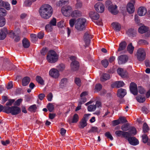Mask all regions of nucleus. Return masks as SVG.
Instances as JSON below:
<instances>
[{
    "label": "nucleus",
    "instance_id": "nucleus-1",
    "mask_svg": "<svg viewBox=\"0 0 150 150\" xmlns=\"http://www.w3.org/2000/svg\"><path fill=\"white\" fill-rule=\"evenodd\" d=\"M39 12L42 18L47 19L51 16L53 13V9L49 5L45 4L40 7Z\"/></svg>",
    "mask_w": 150,
    "mask_h": 150
},
{
    "label": "nucleus",
    "instance_id": "nucleus-2",
    "mask_svg": "<svg viewBox=\"0 0 150 150\" xmlns=\"http://www.w3.org/2000/svg\"><path fill=\"white\" fill-rule=\"evenodd\" d=\"M47 59L49 62L54 63L57 61L58 56L54 50H51L47 55Z\"/></svg>",
    "mask_w": 150,
    "mask_h": 150
},
{
    "label": "nucleus",
    "instance_id": "nucleus-3",
    "mask_svg": "<svg viewBox=\"0 0 150 150\" xmlns=\"http://www.w3.org/2000/svg\"><path fill=\"white\" fill-rule=\"evenodd\" d=\"M6 113H11L12 115H16L18 114L21 112V109L20 108L16 106L11 107L8 106L6 108Z\"/></svg>",
    "mask_w": 150,
    "mask_h": 150
},
{
    "label": "nucleus",
    "instance_id": "nucleus-4",
    "mask_svg": "<svg viewBox=\"0 0 150 150\" xmlns=\"http://www.w3.org/2000/svg\"><path fill=\"white\" fill-rule=\"evenodd\" d=\"M69 58L70 60L72 61L70 64L71 70L74 71L78 70L79 69L80 64L79 62L76 60V57L71 56L69 57Z\"/></svg>",
    "mask_w": 150,
    "mask_h": 150
},
{
    "label": "nucleus",
    "instance_id": "nucleus-5",
    "mask_svg": "<svg viewBox=\"0 0 150 150\" xmlns=\"http://www.w3.org/2000/svg\"><path fill=\"white\" fill-rule=\"evenodd\" d=\"M86 19L84 18H80L77 19V23L75 24L76 28L78 30H81L85 28Z\"/></svg>",
    "mask_w": 150,
    "mask_h": 150
},
{
    "label": "nucleus",
    "instance_id": "nucleus-6",
    "mask_svg": "<svg viewBox=\"0 0 150 150\" xmlns=\"http://www.w3.org/2000/svg\"><path fill=\"white\" fill-rule=\"evenodd\" d=\"M106 6L108 7V11L114 15L117 14L118 12L116 10L117 6L116 5L112 4L111 1H106Z\"/></svg>",
    "mask_w": 150,
    "mask_h": 150
},
{
    "label": "nucleus",
    "instance_id": "nucleus-7",
    "mask_svg": "<svg viewBox=\"0 0 150 150\" xmlns=\"http://www.w3.org/2000/svg\"><path fill=\"white\" fill-rule=\"evenodd\" d=\"M146 56V53L144 50L142 48H139L137 52L138 60L140 62H142L145 59Z\"/></svg>",
    "mask_w": 150,
    "mask_h": 150
},
{
    "label": "nucleus",
    "instance_id": "nucleus-8",
    "mask_svg": "<svg viewBox=\"0 0 150 150\" xmlns=\"http://www.w3.org/2000/svg\"><path fill=\"white\" fill-rule=\"evenodd\" d=\"M61 11L63 15L66 17H69L71 15L72 11L71 7L70 6L63 7Z\"/></svg>",
    "mask_w": 150,
    "mask_h": 150
},
{
    "label": "nucleus",
    "instance_id": "nucleus-9",
    "mask_svg": "<svg viewBox=\"0 0 150 150\" xmlns=\"http://www.w3.org/2000/svg\"><path fill=\"white\" fill-rule=\"evenodd\" d=\"M89 115L88 114H85L83 118L80 122L79 125V128L80 129H83L87 125V121L88 119Z\"/></svg>",
    "mask_w": 150,
    "mask_h": 150
},
{
    "label": "nucleus",
    "instance_id": "nucleus-10",
    "mask_svg": "<svg viewBox=\"0 0 150 150\" xmlns=\"http://www.w3.org/2000/svg\"><path fill=\"white\" fill-rule=\"evenodd\" d=\"M126 138V139H127L129 144L133 146H136L138 145L139 143V141L134 137H129Z\"/></svg>",
    "mask_w": 150,
    "mask_h": 150
},
{
    "label": "nucleus",
    "instance_id": "nucleus-11",
    "mask_svg": "<svg viewBox=\"0 0 150 150\" xmlns=\"http://www.w3.org/2000/svg\"><path fill=\"white\" fill-rule=\"evenodd\" d=\"M94 7L96 11L99 13L103 12L105 9L104 5L101 2H98L96 4Z\"/></svg>",
    "mask_w": 150,
    "mask_h": 150
},
{
    "label": "nucleus",
    "instance_id": "nucleus-12",
    "mask_svg": "<svg viewBox=\"0 0 150 150\" xmlns=\"http://www.w3.org/2000/svg\"><path fill=\"white\" fill-rule=\"evenodd\" d=\"M49 74L51 77L54 79L58 78L60 75L58 70L54 68L51 69L49 71Z\"/></svg>",
    "mask_w": 150,
    "mask_h": 150
},
{
    "label": "nucleus",
    "instance_id": "nucleus-13",
    "mask_svg": "<svg viewBox=\"0 0 150 150\" xmlns=\"http://www.w3.org/2000/svg\"><path fill=\"white\" fill-rule=\"evenodd\" d=\"M129 88L130 92L134 95L136 96L137 94V84L135 83L131 82L130 84Z\"/></svg>",
    "mask_w": 150,
    "mask_h": 150
},
{
    "label": "nucleus",
    "instance_id": "nucleus-14",
    "mask_svg": "<svg viewBox=\"0 0 150 150\" xmlns=\"http://www.w3.org/2000/svg\"><path fill=\"white\" fill-rule=\"evenodd\" d=\"M128 130V132H126L127 133V134H126L127 137H132L131 136H134L137 134V130L136 128L134 127H129Z\"/></svg>",
    "mask_w": 150,
    "mask_h": 150
},
{
    "label": "nucleus",
    "instance_id": "nucleus-15",
    "mask_svg": "<svg viewBox=\"0 0 150 150\" xmlns=\"http://www.w3.org/2000/svg\"><path fill=\"white\" fill-rule=\"evenodd\" d=\"M117 59L119 64H122L125 63L127 62L128 57L126 55H122L118 57Z\"/></svg>",
    "mask_w": 150,
    "mask_h": 150
},
{
    "label": "nucleus",
    "instance_id": "nucleus-16",
    "mask_svg": "<svg viewBox=\"0 0 150 150\" xmlns=\"http://www.w3.org/2000/svg\"><path fill=\"white\" fill-rule=\"evenodd\" d=\"M7 28L4 27L0 30V40H2L5 38L6 37Z\"/></svg>",
    "mask_w": 150,
    "mask_h": 150
},
{
    "label": "nucleus",
    "instance_id": "nucleus-17",
    "mask_svg": "<svg viewBox=\"0 0 150 150\" xmlns=\"http://www.w3.org/2000/svg\"><path fill=\"white\" fill-rule=\"evenodd\" d=\"M93 36L89 34L88 32H86L84 35L83 37L84 40L86 45H88L90 40L92 38Z\"/></svg>",
    "mask_w": 150,
    "mask_h": 150
},
{
    "label": "nucleus",
    "instance_id": "nucleus-18",
    "mask_svg": "<svg viewBox=\"0 0 150 150\" xmlns=\"http://www.w3.org/2000/svg\"><path fill=\"white\" fill-rule=\"evenodd\" d=\"M124 85L125 83L123 81H117L111 84V87L113 88H119L123 86Z\"/></svg>",
    "mask_w": 150,
    "mask_h": 150
},
{
    "label": "nucleus",
    "instance_id": "nucleus-19",
    "mask_svg": "<svg viewBox=\"0 0 150 150\" xmlns=\"http://www.w3.org/2000/svg\"><path fill=\"white\" fill-rule=\"evenodd\" d=\"M115 134L118 137H123L126 139V138H127V136L126 134L127 133L126 132L123 131L121 130H117L115 132Z\"/></svg>",
    "mask_w": 150,
    "mask_h": 150
},
{
    "label": "nucleus",
    "instance_id": "nucleus-20",
    "mask_svg": "<svg viewBox=\"0 0 150 150\" xmlns=\"http://www.w3.org/2000/svg\"><path fill=\"white\" fill-rule=\"evenodd\" d=\"M126 90L120 88L118 90L117 96L120 98H122L126 95Z\"/></svg>",
    "mask_w": 150,
    "mask_h": 150
},
{
    "label": "nucleus",
    "instance_id": "nucleus-21",
    "mask_svg": "<svg viewBox=\"0 0 150 150\" xmlns=\"http://www.w3.org/2000/svg\"><path fill=\"white\" fill-rule=\"evenodd\" d=\"M134 5L131 3L127 4V11L129 13H133L134 11Z\"/></svg>",
    "mask_w": 150,
    "mask_h": 150
},
{
    "label": "nucleus",
    "instance_id": "nucleus-22",
    "mask_svg": "<svg viewBox=\"0 0 150 150\" xmlns=\"http://www.w3.org/2000/svg\"><path fill=\"white\" fill-rule=\"evenodd\" d=\"M146 12V8L144 7H140L138 9V14L140 16L145 15Z\"/></svg>",
    "mask_w": 150,
    "mask_h": 150
},
{
    "label": "nucleus",
    "instance_id": "nucleus-23",
    "mask_svg": "<svg viewBox=\"0 0 150 150\" xmlns=\"http://www.w3.org/2000/svg\"><path fill=\"white\" fill-rule=\"evenodd\" d=\"M89 16L91 19L93 20H97L99 18V14L95 12L91 11L89 13Z\"/></svg>",
    "mask_w": 150,
    "mask_h": 150
},
{
    "label": "nucleus",
    "instance_id": "nucleus-24",
    "mask_svg": "<svg viewBox=\"0 0 150 150\" xmlns=\"http://www.w3.org/2000/svg\"><path fill=\"white\" fill-rule=\"evenodd\" d=\"M127 35L130 37H134L136 35V31L134 29L130 28L126 32Z\"/></svg>",
    "mask_w": 150,
    "mask_h": 150
},
{
    "label": "nucleus",
    "instance_id": "nucleus-25",
    "mask_svg": "<svg viewBox=\"0 0 150 150\" xmlns=\"http://www.w3.org/2000/svg\"><path fill=\"white\" fill-rule=\"evenodd\" d=\"M30 81V78L28 76H25L22 79V83L23 86H26L29 83Z\"/></svg>",
    "mask_w": 150,
    "mask_h": 150
},
{
    "label": "nucleus",
    "instance_id": "nucleus-26",
    "mask_svg": "<svg viewBox=\"0 0 150 150\" xmlns=\"http://www.w3.org/2000/svg\"><path fill=\"white\" fill-rule=\"evenodd\" d=\"M111 25L114 29L116 31H120L121 29L120 25L118 23L113 22Z\"/></svg>",
    "mask_w": 150,
    "mask_h": 150
},
{
    "label": "nucleus",
    "instance_id": "nucleus-27",
    "mask_svg": "<svg viewBox=\"0 0 150 150\" xmlns=\"http://www.w3.org/2000/svg\"><path fill=\"white\" fill-rule=\"evenodd\" d=\"M127 45V44L125 41L121 42L119 45L118 51H120L125 50L126 47Z\"/></svg>",
    "mask_w": 150,
    "mask_h": 150
},
{
    "label": "nucleus",
    "instance_id": "nucleus-28",
    "mask_svg": "<svg viewBox=\"0 0 150 150\" xmlns=\"http://www.w3.org/2000/svg\"><path fill=\"white\" fill-rule=\"evenodd\" d=\"M110 78L109 74L107 73L103 74L100 78V81H105L108 80Z\"/></svg>",
    "mask_w": 150,
    "mask_h": 150
},
{
    "label": "nucleus",
    "instance_id": "nucleus-29",
    "mask_svg": "<svg viewBox=\"0 0 150 150\" xmlns=\"http://www.w3.org/2000/svg\"><path fill=\"white\" fill-rule=\"evenodd\" d=\"M71 15L72 17H77L81 16V14L80 11L76 10L71 12Z\"/></svg>",
    "mask_w": 150,
    "mask_h": 150
},
{
    "label": "nucleus",
    "instance_id": "nucleus-30",
    "mask_svg": "<svg viewBox=\"0 0 150 150\" xmlns=\"http://www.w3.org/2000/svg\"><path fill=\"white\" fill-rule=\"evenodd\" d=\"M22 44L25 48H28L30 46V42L29 41L25 38H24L23 40Z\"/></svg>",
    "mask_w": 150,
    "mask_h": 150
},
{
    "label": "nucleus",
    "instance_id": "nucleus-31",
    "mask_svg": "<svg viewBox=\"0 0 150 150\" xmlns=\"http://www.w3.org/2000/svg\"><path fill=\"white\" fill-rule=\"evenodd\" d=\"M148 28L144 25L140 26L138 29L139 32L141 33H143L147 32L148 30Z\"/></svg>",
    "mask_w": 150,
    "mask_h": 150
},
{
    "label": "nucleus",
    "instance_id": "nucleus-32",
    "mask_svg": "<svg viewBox=\"0 0 150 150\" xmlns=\"http://www.w3.org/2000/svg\"><path fill=\"white\" fill-rule=\"evenodd\" d=\"M127 49L128 52L130 54L133 53L134 47L132 45V43H130L128 45L127 47Z\"/></svg>",
    "mask_w": 150,
    "mask_h": 150
},
{
    "label": "nucleus",
    "instance_id": "nucleus-33",
    "mask_svg": "<svg viewBox=\"0 0 150 150\" xmlns=\"http://www.w3.org/2000/svg\"><path fill=\"white\" fill-rule=\"evenodd\" d=\"M143 132L144 133L148 132L149 130V127L146 122H144L142 127Z\"/></svg>",
    "mask_w": 150,
    "mask_h": 150
},
{
    "label": "nucleus",
    "instance_id": "nucleus-34",
    "mask_svg": "<svg viewBox=\"0 0 150 150\" xmlns=\"http://www.w3.org/2000/svg\"><path fill=\"white\" fill-rule=\"evenodd\" d=\"M117 72L118 74L122 77H124L125 75V73L124 72L123 70L121 68H118L117 70Z\"/></svg>",
    "mask_w": 150,
    "mask_h": 150
},
{
    "label": "nucleus",
    "instance_id": "nucleus-35",
    "mask_svg": "<svg viewBox=\"0 0 150 150\" xmlns=\"http://www.w3.org/2000/svg\"><path fill=\"white\" fill-rule=\"evenodd\" d=\"M47 108L49 112H52L54 110V106L52 103H49L47 105Z\"/></svg>",
    "mask_w": 150,
    "mask_h": 150
},
{
    "label": "nucleus",
    "instance_id": "nucleus-36",
    "mask_svg": "<svg viewBox=\"0 0 150 150\" xmlns=\"http://www.w3.org/2000/svg\"><path fill=\"white\" fill-rule=\"evenodd\" d=\"M129 125L128 123H126L122 125L121 127V129L123 131L126 132L129 129Z\"/></svg>",
    "mask_w": 150,
    "mask_h": 150
},
{
    "label": "nucleus",
    "instance_id": "nucleus-37",
    "mask_svg": "<svg viewBox=\"0 0 150 150\" xmlns=\"http://www.w3.org/2000/svg\"><path fill=\"white\" fill-rule=\"evenodd\" d=\"M36 81L41 85H44V81L42 78L40 76H37L36 77Z\"/></svg>",
    "mask_w": 150,
    "mask_h": 150
},
{
    "label": "nucleus",
    "instance_id": "nucleus-38",
    "mask_svg": "<svg viewBox=\"0 0 150 150\" xmlns=\"http://www.w3.org/2000/svg\"><path fill=\"white\" fill-rule=\"evenodd\" d=\"M7 35L8 34L9 37L12 38H14L15 34L13 30H8L7 29Z\"/></svg>",
    "mask_w": 150,
    "mask_h": 150
},
{
    "label": "nucleus",
    "instance_id": "nucleus-39",
    "mask_svg": "<svg viewBox=\"0 0 150 150\" xmlns=\"http://www.w3.org/2000/svg\"><path fill=\"white\" fill-rule=\"evenodd\" d=\"M67 82V79L66 78L62 79L60 82V86L62 87L64 86Z\"/></svg>",
    "mask_w": 150,
    "mask_h": 150
},
{
    "label": "nucleus",
    "instance_id": "nucleus-40",
    "mask_svg": "<svg viewBox=\"0 0 150 150\" xmlns=\"http://www.w3.org/2000/svg\"><path fill=\"white\" fill-rule=\"evenodd\" d=\"M142 141L144 143H146L149 139L148 137L145 134H143L142 136Z\"/></svg>",
    "mask_w": 150,
    "mask_h": 150
},
{
    "label": "nucleus",
    "instance_id": "nucleus-41",
    "mask_svg": "<svg viewBox=\"0 0 150 150\" xmlns=\"http://www.w3.org/2000/svg\"><path fill=\"white\" fill-rule=\"evenodd\" d=\"M6 24V19L3 17H0V27L4 26Z\"/></svg>",
    "mask_w": 150,
    "mask_h": 150
},
{
    "label": "nucleus",
    "instance_id": "nucleus-42",
    "mask_svg": "<svg viewBox=\"0 0 150 150\" xmlns=\"http://www.w3.org/2000/svg\"><path fill=\"white\" fill-rule=\"evenodd\" d=\"M96 105H89L88 108V111L92 112L94 111L96 109Z\"/></svg>",
    "mask_w": 150,
    "mask_h": 150
},
{
    "label": "nucleus",
    "instance_id": "nucleus-43",
    "mask_svg": "<svg viewBox=\"0 0 150 150\" xmlns=\"http://www.w3.org/2000/svg\"><path fill=\"white\" fill-rule=\"evenodd\" d=\"M74 82L77 86L80 87L81 85V81L80 79L78 77H76L74 79Z\"/></svg>",
    "mask_w": 150,
    "mask_h": 150
},
{
    "label": "nucleus",
    "instance_id": "nucleus-44",
    "mask_svg": "<svg viewBox=\"0 0 150 150\" xmlns=\"http://www.w3.org/2000/svg\"><path fill=\"white\" fill-rule=\"evenodd\" d=\"M6 15V11L4 8L0 9V17L5 16Z\"/></svg>",
    "mask_w": 150,
    "mask_h": 150
},
{
    "label": "nucleus",
    "instance_id": "nucleus-45",
    "mask_svg": "<svg viewBox=\"0 0 150 150\" xmlns=\"http://www.w3.org/2000/svg\"><path fill=\"white\" fill-rule=\"evenodd\" d=\"M79 117L78 115L76 113L74 114L72 119V123H76L78 121Z\"/></svg>",
    "mask_w": 150,
    "mask_h": 150
},
{
    "label": "nucleus",
    "instance_id": "nucleus-46",
    "mask_svg": "<svg viewBox=\"0 0 150 150\" xmlns=\"http://www.w3.org/2000/svg\"><path fill=\"white\" fill-rule=\"evenodd\" d=\"M32 4V1L30 0H26L24 3V5L26 7H30Z\"/></svg>",
    "mask_w": 150,
    "mask_h": 150
},
{
    "label": "nucleus",
    "instance_id": "nucleus-47",
    "mask_svg": "<svg viewBox=\"0 0 150 150\" xmlns=\"http://www.w3.org/2000/svg\"><path fill=\"white\" fill-rule=\"evenodd\" d=\"M31 40L33 42H35L38 40V37L36 35L33 34H31L30 35Z\"/></svg>",
    "mask_w": 150,
    "mask_h": 150
},
{
    "label": "nucleus",
    "instance_id": "nucleus-48",
    "mask_svg": "<svg viewBox=\"0 0 150 150\" xmlns=\"http://www.w3.org/2000/svg\"><path fill=\"white\" fill-rule=\"evenodd\" d=\"M98 130V128L97 127L92 126L91 128L88 131V133H94L97 132Z\"/></svg>",
    "mask_w": 150,
    "mask_h": 150
},
{
    "label": "nucleus",
    "instance_id": "nucleus-49",
    "mask_svg": "<svg viewBox=\"0 0 150 150\" xmlns=\"http://www.w3.org/2000/svg\"><path fill=\"white\" fill-rule=\"evenodd\" d=\"M137 101L139 103H143L145 100V98L144 97L140 96L137 97Z\"/></svg>",
    "mask_w": 150,
    "mask_h": 150
},
{
    "label": "nucleus",
    "instance_id": "nucleus-50",
    "mask_svg": "<svg viewBox=\"0 0 150 150\" xmlns=\"http://www.w3.org/2000/svg\"><path fill=\"white\" fill-rule=\"evenodd\" d=\"M101 62L102 65L105 68L107 67L109 64L108 61L106 59L102 60Z\"/></svg>",
    "mask_w": 150,
    "mask_h": 150
},
{
    "label": "nucleus",
    "instance_id": "nucleus-51",
    "mask_svg": "<svg viewBox=\"0 0 150 150\" xmlns=\"http://www.w3.org/2000/svg\"><path fill=\"white\" fill-rule=\"evenodd\" d=\"M45 29L47 31L51 32L52 30V26L50 24H47L45 27Z\"/></svg>",
    "mask_w": 150,
    "mask_h": 150
},
{
    "label": "nucleus",
    "instance_id": "nucleus-52",
    "mask_svg": "<svg viewBox=\"0 0 150 150\" xmlns=\"http://www.w3.org/2000/svg\"><path fill=\"white\" fill-rule=\"evenodd\" d=\"M37 108L35 104L33 105L30 106L28 109V110L30 111H35Z\"/></svg>",
    "mask_w": 150,
    "mask_h": 150
},
{
    "label": "nucleus",
    "instance_id": "nucleus-53",
    "mask_svg": "<svg viewBox=\"0 0 150 150\" xmlns=\"http://www.w3.org/2000/svg\"><path fill=\"white\" fill-rule=\"evenodd\" d=\"M105 136L108 138L110 140H112L113 139V137L109 132H107L105 133Z\"/></svg>",
    "mask_w": 150,
    "mask_h": 150
},
{
    "label": "nucleus",
    "instance_id": "nucleus-54",
    "mask_svg": "<svg viewBox=\"0 0 150 150\" xmlns=\"http://www.w3.org/2000/svg\"><path fill=\"white\" fill-rule=\"evenodd\" d=\"M3 7L5 8L7 10H9L10 9V5L7 2H4V6Z\"/></svg>",
    "mask_w": 150,
    "mask_h": 150
},
{
    "label": "nucleus",
    "instance_id": "nucleus-55",
    "mask_svg": "<svg viewBox=\"0 0 150 150\" xmlns=\"http://www.w3.org/2000/svg\"><path fill=\"white\" fill-rule=\"evenodd\" d=\"M119 120L120 122V123H124L127 122V120L125 119L124 117H120L118 119Z\"/></svg>",
    "mask_w": 150,
    "mask_h": 150
},
{
    "label": "nucleus",
    "instance_id": "nucleus-56",
    "mask_svg": "<svg viewBox=\"0 0 150 150\" xmlns=\"http://www.w3.org/2000/svg\"><path fill=\"white\" fill-rule=\"evenodd\" d=\"M57 20L56 19L53 18L50 22V24L52 26H55L56 25Z\"/></svg>",
    "mask_w": 150,
    "mask_h": 150
},
{
    "label": "nucleus",
    "instance_id": "nucleus-57",
    "mask_svg": "<svg viewBox=\"0 0 150 150\" xmlns=\"http://www.w3.org/2000/svg\"><path fill=\"white\" fill-rule=\"evenodd\" d=\"M138 89L139 92L141 94H144L145 92V90L142 86L138 87Z\"/></svg>",
    "mask_w": 150,
    "mask_h": 150
},
{
    "label": "nucleus",
    "instance_id": "nucleus-58",
    "mask_svg": "<svg viewBox=\"0 0 150 150\" xmlns=\"http://www.w3.org/2000/svg\"><path fill=\"white\" fill-rule=\"evenodd\" d=\"M102 88V85L99 83L96 84L95 86V89L97 91H100Z\"/></svg>",
    "mask_w": 150,
    "mask_h": 150
},
{
    "label": "nucleus",
    "instance_id": "nucleus-59",
    "mask_svg": "<svg viewBox=\"0 0 150 150\" xmlns=\"http://www.w3.org/2000/svg\"><path fill=\"white\" fill-rule=\"evenodd\" d=\"M120 123V122L119 121V119L117 120H114L112 121V125L113 126H115L117 125H118Z\"/></svg>",
    "mask_w": 150,
    "mask_h": 150
},
{
    "label": "nucleus",
    "instance_id": "nucleus-60",
    "mask_svg": "<svg viewBox=\"0 0 150 150\" xmlns=\"http://www.w3.org/2000/svg\"><path fill=\"white\" fill-rule=\"evenodd\" d=\"M58 69L60 71H62L65 68V66L63 64H60L57 66Z\"/></svg>",
    "mask_w": 150,
    "mask_h": 150
},
{
    "label": "nucleus",
    "instance_id": "nucleus-61",
    "mask_svg": "<svg viewBox=\"0 0 150 150\" xmlns=\"http://www.w3.org/2000/svg\"><path fill=\"white\" fill-rule=\"evenodd\" d=\"M15 101L14 99H10L8 100V101L6 103V105L7 106H11L12 105L13 103Z\"/></svg>",
    "mask_w": 150,
    "mask_h": 150
},
{
    "label": "nucleus",
    "instance_id": "nucleus-62",
    "mask_svg": "<svg viewBox=\"0 0 150 150\" xmlns=\"http://www.w3.org/2000/svg\"><path fill=\"white\" fill-rule=\"evenodd\" d=\"M52 97L53 95L51 93H49L47 96V99L49 101H52Z\"/></svg>",
    "mask_w": 150,
    "mask_h": 150
},
{
    "label": "nucleus",
    "instance_id": "nucleus-63",
    "mask_svg": "<svg viewBox=\"0 0 150 150\" xmlns=\"http://www.w3.org/2000/svg\"><path fill=\"white\" fill-rule=\"evenodd\" d=\"M8 108V106H4V107L3 105L0 104V112H1L2 110L4 112L6 113V111L7 110L5 108Z\"/></svg>",
    "mask_w": 150,
    "mask_h": 150
},
{
    "label": "nucleus",
    "instance_id": "nucleus-64",
    "mask_svg": "<svg viewBox=\"0 0 150 150\" xmlns=\"http://www.w3.org/2000/svg\"><path fill=\"white\" fill-rule=\"evenodd\" d=\"M75 21L76 20L74 18H72L69 20V23L71 27L74 26Z\"/></svg>",
    "mask_w": 150,
    "mask_h": 150
}]
</instances>
